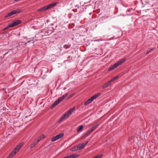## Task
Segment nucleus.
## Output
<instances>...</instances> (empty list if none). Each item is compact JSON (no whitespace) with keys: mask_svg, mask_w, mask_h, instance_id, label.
<instances>
[{"mask_svg":"<svg viewBox=\"0 0 158 158\" xmlns=\"http://www.w3.org/2000/svg\"><path fill=\"white\" fill-rule=\"evenodd\" d=\"M23 143L21 142L17 145L7 157V158H12L14 155H15L16 153L19 151V150L23 146Z\"/></svg>","mask_w":158,"mask_h":158,"instance_id":"obj_1","label":"nucleus"},{"mask_svg":"<svg viewBox=\"0 0 158 158\" xmlns=\"http://www.w3.org/2000/svg\"><path fill=\"white\" fill-rule=\"evenodd\" d=\"M75 107H73V108L71 109L69 111L67 112L66 113L64 114L60 118V119L58 121V123H60L61 122L63 121V120L66 119L68 118L75 110Z\"/></svg>","mask_w":158,"mask_h":158,"instance_id":"obj_2","label":"nucleus"},{"mask_svg":"<svg viewBox=\"0 0 158 158\" xmlns=\"http://www.w3.org/2000/svg\"><path fill=\"white\" fill-rule=\"evenodd\" d=\"M127 59L126 58H124L123 59H121L120 60L118 61L114 64L111 65L110 67L108 69V71H111L116 68H117L118 66L120 65L123 63L124 62H125Z\"/></svg>","mask_w":158,"mask_h":158,"instance_id":"obj_3","label":"nucleus"},{"mask_svg":"<svg viewBox=\"0 0 158 158\" xmlns=\"http://www.w3.org/2000/svg\"><path fill=\"white\" fill-rule=\"evenodd\" d=\"M68 95V93H66L64 94L62 97L59 98L53 104L51 107V108L52 109L55 107L56 106L58 105L60 102L62 101L67 97Z\"/></svg>","mask_w":158,"mask_h":158,"instance_id":"obj_4","label":"nucleus"},{"mask_svg":"<svg viewBox=\"0 0 158 158\" xmlns=\"http://www.w3.org/2000/svg\"><path fill=\"white\" fill-rule=\"evenodd\" d=\"M57 4L56 3H54L52 4H49L48 5H47L46 6H44L43 7L39 9L38 10V11H44L45 10H47L50 8H52L55 6Z\"/></svg>","mask_w":158,"mask_h":158,"instance_id":"obj_5","label":"nucleus"},{"mask_svg":"<svg viewBox=\"0 0 158 158\" xmlns=\"http://www.w3.org/2000/svg\"><path fill=\"white\" fill-rule=\"evenodd\" d=\"M99 125L100 124L98 123H97L94 125L92 127L90 128L87 131L86 133V135L87 136H88L94 130L96 129Z\"/></svg>","mask_w":158,"mask_h":158,"instance_id":"obj_6","label":"nucleus"},{"mask_svg":"<svg viewBox=\"0 0 158 158\" xmlns=\"http://www.w3.org/2000/svg\"><path fill=\"white\" fill-rule=\"evenodd\" d=\"M100 95V93H99L96 94L94 96L92 97L90 99L86 101L85 103V105H87L91 103L92 101L95 99H96L97 97Z\"/></svg>","mask_w":158,"mask_h":158,"instance_id":"obj_7","label":"nucleus"},{"mask_svg":"<svg viewBox=\"0 0 158 158\" xmlns=\"http://www.w3.org/2000/svg\"><path fill=\"white\" fill-rule=\"evenodd\" d=\"M21 10L18 9L15 10H12L10 12L8 13L7 15L5 16L4 18H6L12 15L16 14L17 13H19L20 12Z\"/></svg>","mask_w":158,"mask_h":158,"instance_id":"obj_8","label":"nucleus"},{"mask_svg":"<svg viewBox=\"0 0 158 158\" xmlns=\"http://www.w3.org/2000/svg\"><path fill=\"white\" fill-rule=\"evenodd\" d=\"M64 134H60L56 135L52 138L51 140L52 142H54L55 141L63 137Z\"/></svg>","mask_w":158,"mask_h":158,"instance_id":"obj_9","label":"nucleus"},{"mask_svg":"<svg viewBox=\"0 0 158 158\" xmlns=\"http://www.w3.org/2000/svg\"><path fill=\"white\" fill-rule=\"evenodd\" d=\"M21 21L20 20H17L14 21H13L10 23V26L11 27H13L17 25L20 24L21 23Z\"/></svg>","mask_w":158,"mask_h":158,"instance_id":"obj_10","label":"nucleus"},{"mask_svg":"<svg viewBox=\"0 0 158 158\" xmlns=\"http://www.w3.org/2000/svg\"><path fill=\"white\" fill-rule=\"evenodd\" d=\"M111 82L110 80L109 81L105 83L102 86V88L104 89L107 87L111 85Z\"/></svg>","mask_w":158,"mask_h":158,"instance_id":"obj_11","label":"nucleus"},{"mask_svg":"<svg viewBox=\"0 0 158 158\" xmlns=\"http://www.w3.org/2000/svg\"><path fill=\"white\" fill-rule=\"evenodd\" d=\"M45 136L44 135H42L40 136L36 141H34L37 144L40 140H43L45 138Z\"/></svg>","mask_w":158,"mask_h":158,"instance_id":"obj_12","label":"nucleus"},{"mask_svg":"<svg viewBox=\"0 0 158 158\" xmlns=\"http://www.w3.org/2000/svg\"><path fill=\"white\" fill-rule=\"evenodd\" d=\"M45 136L44 135H42L40 136L36 141H34L37 144L40 140H43L45 138Z\"/></svg>","mask_w":158,"mask_h":158,"instance_id":"obj_13","label":"nucleus"},{"mask_svg":"<svg viewBox=\"0 0 158 158\" xmlns=\"http://www.w3.org/2000/svg\"><path fill=\"white\" fill-rule=\"evenodd\" d=\"M36 144L37 143H36L35 141L33 143H32L30 145V149H32L33 148Z\"/></svg>","mask_w":158,"mask_h":158,"instance_id":"obj_14","label":"nucleus"},{"mask_svg":"<svg viewBox=\"0 0 158 158\" xmlns=\"http://www.w3.org/2000/svg\"><path fill=\"white\" fill-rule=\"evenodd\" d=\"M76 146L77 147L78 150L80 149H81L84 148L83 147V146L81 144H78V145Z\"/></svg>","mask_w":158,"mask_h":158,"instance_id":"obj_15","label":"nucleus"},{"mask_svg":"<svg viewBox=\"0 0 158 158\" xmlns=\"http://www.w3.org/2000/svg\"><path fill=\"white\" fill-rule=\"evenodd\" d=\"M78 150V149H77V146H75L74 147H73L70 149V151L72 152L76 151Z\"/></svg>","mask_w":158,"mask_h":158,"instance_id":"obj_16","label":"nucleus"},{"mask_svg":"<svg viewBox=\"0 0 158 158\" xmlns=\"http://www.w3.org/2000/svg\"><path fill=\"white\" fill-rule=\"evenodd\" d=\"M83 128V126L82 125H81L79 126L77 128V132H79L81 131Z\"/></svg>","mask_w":158,"mask_h":158,"instance_id":"obj_17","label":"nucleus"},{"mask_svg":"<svg viewBox=\"0 0 158 158\" xmlns=\"http://www.w3.org/2000/svg\"><path fill=\"white\" fill-rule=\"evenodd\" d=\"M70 45L65 44L64 45L63 47L65 49H67L70 48Z\"/></svg>","mask_w":158,"mask_h":158,"instance_id":"obj_18","label":"nucleus"},{"mask_svg":"<svg viewBox=\"0 0 158 158\" xmlns=\"http://www.w3.org/2000/svg\"><path fill=\"white\" fill-rule=\"evenodd\" d=\"M119 77L118 76H116L114 77H113L112 79H111L110 81L111 82H113L115 80L117 79Z\"/></svg>","mask_w":158,"mask_h":158,"instance_id":"obj_19","label":"nucleus"},{"mask_svg":"<svg viewBox=\"0 0 158 158\" xmlns=\"http://www.w3.org/2000/svg\"><path fill=\"white\" fill-rule=\"evenodd\" d=\"M89 142V141H85L83 143L81 144L83 146V148H84L85 146Z\"/></svg>","mask_w":158,"mask_h":158,"instance_id":"obj_20","label":"nucleus"},{"mask_svg":"<svg viewBox=\"0 0 158 158\" xmlns=\"http://www.w3.org/2000/svg\"><path fill=\"white\" fill-rule=\"evenodd\" d=\"M76 156L75 154H73L70 156H68L67 157L68 158H73Z\"/></svg>","mask_w":158,"mask_h":158,"instance_id":"obj_21","label":"nucleus"},{"mask_svg":"<svg viewBox=\"0 0 158 158\" xmlns=\"http://www.w3.org/2000/svg\"><path fill=\"white\" fill-rule=\"evenodd\" d=\"M102 157V155H98L96 156L95 157H94V158H101Z\"/></svg>","mask_w":158,"mask_h":158,"instance_id":"obj_22","label":"nucleus"},{"mask_svg":"<svg viewBox=\"0 0 158 158\" xmlns=\"http://www.w3.org/2000/svg\"><path fill=\"white\" fill-rule=\"evenodd\" d=\"M10 27H11L10 26V25H9V26H8L7 27H6L5 28H4L3 29V30H6L7 29H8V28H10Z\"/></svg>","mask_w":158,"mask_h":158,"instance_id":"obj_23","label":"nucleus"},{"mask_svg":"<svg viewBox=\"0 0 158 158\" xmlns=\"http://www.w3.org/2000/svg\"><path fill=\"white\" fill-rule=\"evenodd\" d=\"M153 50V48H152L150 49V50H149L146 53V54H147L149 53H150L151 52H152Z\"/></svg>","mask_w":158,"mask_h":158,"instance_id":"obj_24","label":"nucleus"},{"mask_svg":"<svg viewBox=\"0 0 158 158\" xmlns=\"http://www.w3.org/2000/svg\"><path fill=\"white\" fill-rule=\"evenodd\" d=\"M63 158H68L67 157V156H65V157H64Z\"/></svg>","mask_w":158,"mask_h":158,"instance_id":"obj_25","label":"nucleus"}]
</instances>
